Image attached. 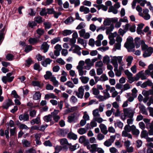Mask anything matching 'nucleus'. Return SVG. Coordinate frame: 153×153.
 Listing matches in <instances>:
<instances>
[{
  "instance_id": "864d4df0",
  "label": "nucleus",
  "mask_w": 153,
  "mask_h": 153,
  "mask_svg": "<svg viewBox=\"0 0 153 153\" xmlns=\"http://www.w3.org/2000/svg\"><path fill=\"white\" fill-rule=\"evenodd\" d=\"M109 49V47L106 46L105 47H102L99 48L97 49V50L101 51L102 52H104Z\"/></svg>"
},
{
  "instance_id": "69168bd1",
  "label": "nucleus",
  "mask_w": 153,
  "mask_h": 153,
  "mask_svg": "<svg viewBox=\"0 0 153 153\" xmlns=\"http://www.w3.org/2000/svg\"><path fill=\"white\" fill-rule=\"evenodd\" d=\"M53 14V16L56 19H58L59 16L61 15L62 13L60 12H57L56 11H55V12H54Z\"/></svg>"
},
{
  "instance_id": "5701e85b",
  "label": "nucleus",
  "mask_w": 153,
  "mask_h": 153,
  "mask_svg": "<svg viewBox=\"0 0 153 153\" xmlns=\"http://www.w3.org/2000/svg\"><path fill=\"white\" fill-rule=\"evenodd\" d=\"M22 143L23 146L25 147H29L30 145V142L26 139L22 140Z\"/></svg>"
},
{
  "instance_id": "ddd939ff",
  "label": "nucleus",
  "mask_w": 153,
  "mask_h": 153,
  "mask_svg": "<svg viewBox=\"0 0 153 153\" xmlns=\"http://www.w3.org/2000/svg\"><path fill=\"white\" fill-rule=\"evenodd\" d=\"M153 84V83L151 81L148 79L147 81L144 82L142 84L141 87L143 88H146L147 86H151Z\"/></svg>"
},
{
  "instance_id": "f3484780",
  "label": "nucleus",
  "mask_w": 153,
  "mask_h": 153,
  "mask_svg": "<svg viewBox=\"0 0 153 153\" xmlns=\"http://www.w3.org/2000/svg\"><path fill=\"white\" fill-rule=\"evenodd\" d=\"M52 116L49 114L44 116L43 117V120L45 122L48 123L52 121Z\"/></svg>"
},
{
  "instance_id": "09e8293b",
  "label": "nucleus",
  "mask_w": 153,
  "mask_h": 153,
  "mask_svg": "<svg viewBox=\"0 0 153 153\" xmlns=\"http://www.w3.org/2000/svg\"><path fill=\"white\" fill-rule=\"evenodd\" d=\"M93 94L95 95H98L100 94V91L95 88H93L92 89Z\"/></svg>"
},
{
  "instance_id": "79ce46f5",
  "label": "nucleus",
  "mask_w": 153,
  "mask_h": 153,
  "mask_svg": "<svg viewBox=\"0 0 153 153\" xmlns=\"http://www.w3.org/2000/svg\"><path fill=\"white\" fill-rule=\"evenodd\" d=\"M77 43L83 45L84 47L86 46V44H85L84 39L81 38H79L77 39Z\"/></svg>"
},
{
  "instance_id": "3c124183",
  "label": "nucleus",
  "mask_w": 153,
  "mask_h": 153,
  "mask_svg": "<svg viewBox=\"0 0 153 153\" xmlns=\"http://www.w3.org/2000/svg\"><path fill=\"white\" fill-rule=\"evenodd\" d=\"M96 98L97 99H99V102L104 101L106 100V98H105V97L101 95H99L96 97Z\"/></svg>"
},
{
  "instance_id": "39448f33",
  "label": "nucleus",
  "mask_w": 153,
  "mask_h": 153,
  "mask_svg": "<svg viewBox=\"0 0 153 153\" xmlns=\"http://www.w3.org/2000/svg\"><path fill=\"white\" fill-rule=\"evenodd\" d=\"M13 105L14 103L12 100L10 99H8L4 101L2 107L3 109L7 110L10 106Z\"/></svg>"
},
{
  "instance_id": "a211bd4d",
  "label": "nucleus",
  "mask_w": 153,
  "mask_h": 153,
  "mask_svg": "<svg viewBox=\"0 0 153 153\" xmlns=\"http://www.w3.org/2000/svg\"><path fill=\"white\" fill-rule=\"evenodd\" d=\"M98 145L96 144H93L91 145V149H90V152L91 153H94L97 152V147Z\"/></svg>"
},
{
  "instance_id": "774afa93",
  "label": "nucleus",
  "mask_w": 153,
  "mask_h": 153,
  "mask_svg": "<svg viewBox=\"0 0 153 153\" xmlns=\"http://www.w3.org/2000/svg\"><path fill=\"white\" fill-rule=\"evenodd\" d=\"M104 137V135L101 133H99L97 135V138L99 140H103Z\"/></svg>"
},
{
  "instance_id": "423d86ee",
  "label": "nucleus",
  "mask_w": 153,
  "mask_h": 153,
  "mask_svg": "<svg viewBox=\"0 0 153 153\" xmlns=\"http://www.w3.org/2000/svg\"><path fill=\"white\" fill-rule=\"evenodd\" d=\"M153 53V48L152 47H149L145 50L143 54L144 58L150 56Z\"/></svg>"
},
{
  "instance_id": "bf43d9fd",
  "label": "nucleus",
  "mask_w": 153,
  "mask_h": 153,
  "mask_svg": "<svg viewBox=\"0 0 153 153\" xmlns=\"http://www.w3.org/2000/svg\"><path fill=\"white\" fill-rule=\"evenodd\" d=\"M124 72L125 74L128 76V77H130L133 76V74L128 69L126 70Z\"/></svg>"
},
{
  "instance_id": "e2e57ef3",
  "label": "nucleus",
  "mask_w": 153,
  "mask_h": 153,
  "mask_svg": "<svg viewBox=\"0 0 153 153\" xmlns=\"http://www.w3.org/2000/svg\"><path fill=\"white\" fill-rule=\"evenodd\" d=\"M47 10V14H53L55 11L53 8H48Z\"/></svg>"
},
{
  "instance_id": "680f3d73",
  "label": "nucleus",
  "mask_w": 153,
  "mask_h": 153,
  "mask_svg": "<svg viewBox=\"0 0 153 153\" xmlns=\"http://www.w3.org/2000/svg\"><path fill=\"white\" fill-rule=\"evenodd\" d=\"M56 62L62 65H63L65 64V62L64 60L61 58H59L57 59L56 60Z\"/></svg>"
},
{
  "instance_id": "0eeeda50",
  "label": "nucleus",
  "mask_w": 153,
  "mask_h": 153,
  "mask_svg": "<svg viewBox=\"0 0 153 153\" xmlns=\"http://www.w3.org/2000/svg\"><path fill=\"white\" fill-rule=\"evenodd\" d=\"M146 128L148 129L149 135H153V122H152L151 123L146 124Z\"/></svg>"
},
{
  "instance_id": "6e6552de",
  "label": "nucleus",
  "mask_w": 153,
  "mask_h": 153,
  "mask_svg": "<svg viewBox=\"0 0 153 153\" xmlns=\"http://www.w3.org/2000/svg\"><path fill=\"white\" fill-rule=\"evenodd\" d=\"M74 48L73 50V53H76L79 56H80L81 55V52L80 51L81 48L79 46L76 44L74 45Z\"/></svg>"
},
{
  "instance_id": "c756f323",
  "label": "nucleus",
  "mask_w": 153,
  "mask_h": 153,
  "mask_svg": "<svg viewBox=\"0 0 153 153\" xmlns=\"http://www.w3.org/2000/svg\"><path fill=\"white\" fill-rule=\"evenodd\" d=\"M74 21V19L71 16H70L68 17L66 20H65L64 22L66 24H70Z\"/></svg>"
},
{
  "instance_id": "c85d7f7f",
  "label": "nucleus",
  "mask_w": 153,
  "mask_h": 153,
  "mask_svg": "<svg viewBox=\"0 0 153 153\" xmlns=\"http://www.w3.org/2000/svg\"><path fill=\"white\" fill-rule=\"evenodd\" d=\"M25 66L28 67H29L31 64L33 63L31 58H28L25 61Z\"/></svg>"
},
{
  "instance_id": "ea45409f",
  "label": "nucleus",
  "mask_w": 153,
  "mask_h": 153,
  "mask_svg": "<svg viewBox=\"0 0 153 153\" xmlns=\"http://www.w3.org/2000/svg\"><path fill=\"white\" fill-rule=\"evenodd\" d=\"M140 109L141 111V113L143 114L146 115L148 114V113L146 110L145 108V107L143 105H142L141 107H140Z\"/></svg>"
},
{
  "instance_id": "13d9d810",
  "label": "nucleus",
  "mask_w": 153,
  "mask_h": 153,
  "mask_svg": "<svg viewBox=\"0 0 153 153\" xmlns=\"http://www.w3.org/2000/svg\"><path fill=\"white\" fill-rule=\"evenodd\" d=\"M95 65L96 67L101 68L103 65V63L101 61H100L96 63Z\"/></svg>"
},
{
  "instance_id": "72a5a7b5",
  "label": "nucleus",
  "mask_w": 153,
  "mask_h": 153,
  "mask_svg": "<svg viewBox=\"0 0 153 153\" xmlns=\"http://www.w3.org/2000/svg\"><path fill=\"white\" fill-rule=\"evenodd\" d=\"M47 14V12L46 9L45 8H42L39 12L40 15L42 16H46Z\"/></svg>"
},
{
  "instance_id": "aec40b11",
  "label": "nucleus",
  "mask_w": 153,
  "mask_h": 153,
  "mask_svg": "<svg viewBox=\"0 0 153 153\" xmlns=\"http://www.w3.org/2000/svg\"><path fill=\"white\" fill-rule=\"evenodd\" d=\"M32 84L33 86H37L39 88H42L43 84H40L38 81L33 80L32 81Z\"/></svg>"
},
{
  "instance_id": "6ab92c4d",
  "label": "nucleus",
  "mask_w": 153,
  "mask_h": 153,
  "mask_svg": "<svg viewBox=\"0 0 153 153\" xmlns=\"http://www.w3.org/2000/svg\"><path fill=\"white\" fill-rule=\"evenodd\" d=\"M68 137L70 139L76 140L77 137V135L72 132H70L68 134Z\"/></svg>"
},
{
  "instance_id": "dca6fc26",
  "label": "nucleus",
  "mask_w": 153,
  "mask_h": 153,
  "mask_svg": "<svg viewBox=\"0 0 153 153\" xmlns=\"http://www.w3.org/2000/svg\"><path fill=\"white\" fill-rule=\"evenodd\" d=\"M40 122V120L39 117L37 116L36 118L33 119L30 121L31 125H33L35 124H39Z\"/></svg>"
},
{
  "instance_id": "de8ad7c7",
  "label": "nucleus",
  "mask_w": 153,
  "mask_h": 153,
  "mask_svg": "<svg viewBox=\"0 0 153 153\" xmlns=\"http://www.w3.org/2000/svg\"><path fill=\"white\" fill-rule=\"evenodd\" d=\"M140 72H141L140 76L141 79L142 80L146 79L147 78L146 74H144L142 71H140Z\"/></svg>"
},
{
  "instance_id": "338daca9",
  "label": "nucleus",
  "mask_w": 153,
  "mask_h": 153,
  "mask_svg": "<svg viewBox=\"0 0 153 153\" xmlns=\"http://www.w3.org/2000/svg\"><path fill=\"white\" fill-rule=\"evenodd\" d=\"M71 101L74 103L78 101L77 98L74 96H72L71 97Z\"/></svg>"
},
{
  "instance_id": "f8f14e48",
  "label": "nucleus",
  "mask_w": 153,
  "mask_h": 153,
  "mask_svg": "<svg viewBox=\"0 0 153 153\" xmlns=\"http://www.w3.org/2000/svg\"><path fill=\"white\" fill-rule=\"evenodd\" d=\"M99 127L100 129L101 132L105 135L108 133L106 126L104 124H101L100 125Z\"/></svg>"
},
{
  "instance_id": "c03bdc74",
  "label": "nucleus",
  "mask_w": 153,
  "mask_h": 153,
  "mask_svg": "<svg viewBox=\"0 0 153 153\" xmlns=\"http://www.w3.org/2000/svg\"><path fill=\"white\" fill-rule=\"evenodd\" d=\"M60 38L59 37H56L53 38L51 40V43L52 44H54L57 42L60 41Z\"/></svg>"
},
{
  "instance_id": "4d7b16f0",
  "label": "nucleus",
  "mask_w": 153,
  "mask_h": 153,
  "mask_svg": "<svg viewBox=\"0 0 153 153\" xmlns=\"http://www.w3.org/2000/svg\"><path fill=\"white\" fill-rule=\"evenodd\" d=\"M36 111L35 110L30 111L29 114L30 116L31 117H35L36 115Z\"/></svg>"
},
{
  "instance_id": "bb28decb",
  "label": "nucleus",
  "mask_w": 153,
  "mask_h": 153,
  "mask_svg": "<svg viewBox=\"0 0 153 153\" xmlns=\"http://www.w3.org/2000/svg\"><path fill=\"white\" fill-rule=\"evenodd\" d=\"M77 69L78 70L79 75L80 76H82L83 75H85V73H84V71L83 70V68L82 67L77 66Z\"/></svg>"
},
{
  "instance_id": "e433bc0d",
  "label": "nucleus",
  "mask_w": 153,
  "mask_h": 153,
  "mask_svg": "<svg viewBox=\"0 0 153 153\" xmlns=\"http://www.w3.org/2000/svg\"><path fill=\"white\" fill-rule=\"evenodd\" d=\"M14 57V56L13 54L10 53H8L7 55L6 58L7 60L11 61L13 59Z\"/></svg>"
},
{
  "instance_id": "6e6d98bb",
  "label": "nucleus",
  "mask_w": 153,
  "mask_h": 153,
  "mask_svg": "<svg viewBox=\"0 0 153 153\" xmlns=\"http://www.w3.org/2000/svg\"><path fill=\"white\" fill-rule=\"evenodd\" d=\"M65 85L68 86V87L71 88H73L74 86L72 82L71 81H67L65 84Z\"/></svg>"
},
{
  "instance_id": "cd10ccee",
  "label": "nucleus",
  "mask_w": 153,
  "mask_h": 153,
  "mask_svg": "<svg viewBox=\"0 0 153 153\" xmlns=\"http://www.w3.org/2000/svg\"><path fill=\"white\" fill-rule=\"evenodd\" d=\"M37 25V23L33 21H30L28 22L27 26L28 27L33 28L34 27Z\"/></svg>"
},
{
  "instance_id": "9b49d317",
  "label": "nucleus",
  "mask_w": 153,
  "mask_h": 153,
  "mask_svg": "<svg viewBox=\"0 0 153 153\" xmlns=\"http://www.w3.org/2000/svg\"><path fill=\"white\" fill-rule=\"evenodd\" d=\"M49 46V45H48L47 42H44L42 45L41 49L43 50H44L43 52L46 53L48 51Z\"/></svg>"
},
{
  "instance_id": "a19ab883",
  "label": "nucleus",
  "mask_w": 153,
  "mask_h": 153,
  "mask_svg": "<svg viewBox=\"0 0 153 153\" xmlns=\"http://www.w3.org/2000/svg\"><path fill=\"white\" fill-rule=\"evenodd\" d=\"M87 130L85 128H80L78 130V132L80 135H82L85 133Z\"/></svg>"
},
{
  "instance_id": "b1692460",
  "label": "nucleus",
  "mask_w": 153,
  "mask_h": 153,
  "mask_svg": "<svg viewBox=\"0 0 153 153\" xmlns=\"http://www.w3.org/2000/svg\"><path fill=\"white\" fill-rule=\"evenodd\" d=\"M56 97L53 93H50L45 95L44 99L45 100H48L49 98L55 99Z\"/></svg>"
},
{
  "instance_id": "0e129e2a",
  "label": "nucleus",
  "mask_w": 153,
  "mask_h": 153,
  "mask_svg": "<svg viewBox=\"0 0 153 153\" xmlns=\"http://www.w3.org/2000/svg\"><path fill=\"white\" fill-rule=\"evenodd\" d=\"M85 26V24L84 23L82 22L77 26L76 29H82L84 28Z\"/></svg>"
},
{
  "instance_id": "7ed1b4c3",
  "label": "nucleus",
  "mask_w": 153,
  "mask_h": 153,
  "mask_svg": "<svg viewBox=\"0 0 153 153\" xmlns=\"http://www.w3.org/2000/svg\"><path fill=\"white\" fill-rule=\"evenodd\" d=\"M79 116L77 113L74 112L71 114L68 117V121L69 123L76 122L78 119Z\"/></svg>"
},
{
  "instance_id": "5fc2aeb1",
  "label": "nucleus",
  "mask_w": 153,
  "mask_h": 153,
  "mask_svg": "<svg viewBox=\"0 0 153 153\" xmlns=\"http://www.w3.org/2000/svg\"><path fill=\"white\" fill-rule=\"evenodd\" d=\"M53 120L54 121L55 123H57L60 119V117L58 115L52 116Z\"/></svg>"
},
{
  "instance_id": "4be33fe9",
  "label": "nucleus",
  "mask_w": 153,
  "mask_h": 153,
  "mask_svg": "<svg viewBox=\"0 0 153 153\" xmlns=\"http://www.w3.org/2000/svg\"><path fill=\"white\" fill-rule=\"evenodd\" d=\"M34 21L37 23L41 24L43 22L42 18L41 16H38L34 18Z\"/></svg>"
},
{
  "instance_id": "052dcab7",
  "label": "nucleus",
  "mask_w": 153,
  "mask_h": 153,
  "mask_svg": "<svg viewBox=\"0 0 153 153\" xmlns=\"http://www.w3.org/2000/svg\"><path fill=\"white\" fill-rule=\"evenodd\" d=\"M44 145L46 146L51 147L52 144L49 140L45 141L43 143Z\"/></svg>"
},
{
  "instance_id": "f704fd0d",
  "label": "nucleus",
  "mask_w": 153,
  "mask_h": 153,
  "mask_svg": "<svg viewBox=\"0 0 153 153\" xmlns=\"http://www.w3.org/2000/svg\"><path fill=\"white\" fill-rule=\"evenodd\" d=\"M82 83L84 84L87 83L89 80V78L87 77H81L80 78Z\"/></svg>"
},
{
  "instance_id": "8fccbe9b",
  "label": "nucleus",
  "mask_w": 153,
  "mask_h": 153,
  "mask_svg": "<svg viewBox=\"0 0 153 153\" xmlns=\"http://www.w3.org/2000/svg\"><path fill=\"white\" fill-rule=\"evenodd\" d=\"M43 24L45 26V29H49L51 27V24L49 22H45Z\"/></svg>"
},
{
  "instance_id": "7c9ffc66",
  "label": "nucleus",
  "mask_w": 153,
  "mask_h": 153,
  "mask_svg": "<svg viewBox=\"0 0 153 153\" xmlns=\"http://www.w3.org/2000/svg\"><path fill=\"white\" fill-rule=\"evenodd\" d=\"M52 75V73L49 71L46 72V74L44 75V77L46 80L49 79Z\"/></svg>"
},
{
  "instance_id": "58836bf2",
  "label": "nucleus",
  "mask_w": 153,
  "mask_h": 153,
  "mask_svg": "<svg viewBox=\"0 0 153 153\" xmlns=\"http://www.w3.org/2000/svg\"><path fill=\"white\" fill-rule=\"evenodd\" d=\"M108 79L106 75L105 74H102L100 77V81H105L108 80Z\"/></svg>"
},
{
  "instance_id": "a878e982",
  "label": "nucleus",
  "mask_w": 153,
  "mask_h": 153,
  "mask_svg": "<svg viewBox=\"0 0 153 153\" xmlns=\"http://www.w3.org/2000/svg\"><path fill=\"white\" fill-rule=\"evenodd\" d=\"M73 32V30L65 29L62 31V33L64 36H66L71 34Z\"/></svg>"
},
{
  "instance_id": "f257e3e1",
  "label": "nucleus",
  "mask_w": 153,
  "mask_h": 153,
  "mask_svg": "<svg viewBox=\"0 0 153 153\" xmlns=\"http://www.w3.org/2000/svg\"><path fill=\"white\" fill-rule=\"evenodd\" d=\"M124 46L126 48L128 52H134L135 50L134 48L135 47L134 43L133 38L131 36H129L127 39L126 42L125 43Z\"/></svg>"
},
{
  "instance_id": "20e7f679",
  "label": "nucleus",
  "mask_w": 153,
  "mask_h": 153,
  "mask_svg": "<svg viewBox=\"0 0 153 153\" xmlns=\"http://www.w3.org/2000/svg\"><path fill=\"white\" fill-rule=\"evenodd\" d=\"M84 89L82 86L79 87L77 91H75L74 92L75 93L76 95L78 98L82 99L83 98L84 94Z\"/></svg>"
},
{
  "instance_id": "9d476101",
  "label": "nucleus",
  "mask_w": 153,
  "mask_h": 153,
  "mask_svg": "<svg viewBox=\"0 0 153 153\" xmlns=\"http://www.w3.org/2000/svg\"><path fill=\"white\" fill-rule=\"evenodd\" d=\"M19 119L21 121H28L29 120V114L26 113L21 114L19 116Z\"/></svg>"
},
{
  "instance_id": "49530a36",
  "label": "nucleus",
  "mask_w": 153,
  "mask_h": 153,
  "mask_svg": "<svg viewBox=\"0 0 153 153\" xmlns=\"http://www.w3.org/2000/svg\"><path fill=\"white\" fill-rule=\"evenodd\" d=\"M128 30V29H119L118 33L120 35L123 36Z\"/></svg>"
},
{
  "instance_id": "473e14b6",
  "label": "nucleus",
  "mask_w": 153,
  "mask_h": 153,
  "mask_svg": "<svg viewBox=\"0 0 153 153\" xmlns=\"http://www.w3.org/2000/svg\"><path fill=\"white\" fill-rule=\"evenodd\" d=\"M102 61L104 63L108 64L110 61L109 57L108 55H105Z\"/></svg>"
},
{
  "instance_id": "4468645a",
  "label": "nucleus",
  "mask_w": 153,
  "mask_h": 153,
  "mask_svg": "<svg viewBox=\"0 0 153 153\" xmlns=\"http://www.w3.org/2000/svg\"><path fill=\"white\" fill-rule=\"evenodd\" d=\"M41 94L39 91H36L33 96V99L34 100H40L41 98Z\"/></svg>"
},
{
  "instance_id": "f03ea898",
  "label": "nucleus",
  "mask_w": 153,
  "mask_h": 153,
  "mask_svg": "<svg viewBox=\"0 0 153 153\" xmlns=\"http://www.w3.org/2000/svg\"><path fill=\"white\" fill-rule=\"evenodd\" d=\"M124 114V119L126 117L130 118H132L134 113V111L131 108H124L123 109Z\"/></svg>"
},
{
  "instance_id": "4c0bfd02",
  "label": "nucleus",
  "mask_w": 153,
  "mask_h": 153,
  "mask_svg": "<svg viewBox=\"0 0 153 153\" xmlns=\"http://www.w3.org/2000/svg\"><path fill=\"white\" fill-rule=\"evenodd\" d=\"M60 143L62 145H69L70 143H69L67 139L66 138H63L61 140Z\"/></svg>"
},
{
  "instance_id": "2eb2a0df",
  "label": "nucleus",
  "mask_w": 153,
  "mask_h": 153,
  "mask_svg": "<svg viewBox=\"0 0 153 153\" xmlns=\"http://www.w3.org/2000/svg\"><path fill=\"white\" fill-rule=\"evenodd\" d=\"M52 60L49 58H47L44 61H43L42 62V66L45 67H46L48 65L50 64Z\"/></svg>"
},
{
  "instance_id": "c9c22d12",
  "label": "nucleus",
  "mask_w": 153,
  "mask_h": 153,
  "mask_svg": "<svg viewBox=\"0 0 153 153\" xmlns=\"http://www.w3.org/2000/svg\"><path fill=\"white\" fill-rule=\"evenodd\" d=\"M133 59L132 56H129L128 57L126 61L128 62L127 65L128 66H130L131 64L132 61Z\"/></svg>"
},
{
  "instance_id": "2f4dec72",
  "label": "nucleus",
  "mask_w": 153,
  "mask_h": 153,
  "mask_svg": "<svg viewBox=\"0 0 153 153\" xmlns=\"http://www.w3.org/2000/svg\"><path fill=\"white\" fill-rule=\"evenodd\" d=\"M93 114L94 116V118H96L100 117V115L99 113V110L97 109L93 111Z\"/></svg>"
},
{
  "instance_id": "393cba45",
  "label": "nucleus",
  "mask_w": 153,
  "mask_h": 153,
  "mask_svg": "<svg viewBox=\"0 0 153 153\" xmlns=\"http://www.w3.org/2000/svg\"><path fill=\"white\" fill-rule=\"evenodd\" d=\"M148 132L146 130L142 131L140 134V136L142 138H145L146 139L148 136Z\"/></svg>"
},
{
  "instance_id": "37998d69",
  "label": "nucleus",
  "mask_w": 153,
  "mask_h": 153,
  "mask_svg": "<svg viewBox=\"0 0 153 153\" xmlns=\"http://www.w3.org/2000/svg\"><path fill=\"white\" fill-rule=\"evenodd\" d=\"M28 41L30 44H34L38 42V40L35 38H30Z\"/></svg>"
},
{
  "instance_id": "412c9836",
  "label": "nucleus",
  "mask_w": 153,
  "mask_h": 153,
  "mask_svg": "<svg viewBox=\"0 0 153 153\" xmlns=\"http://www.w3.org/2000/svg\"><path fill=\"white\" fill-rule=\"evenodd\" d=\"M69 146V149L70 151L71 152L75 151L77 148L79 147V145L78 144H76L74 145H72L71 143H70Z\"/></svg>"
},
{
  "instance_id": "a18cd8bd",
  "label": "nucleus",
  "mask_w": 153,
  "mask_h": 153,
  "mask_svg": "<svg viewBox=\"0 0 153 153\" xmlns=\"http://www.w3.org/2000/svg\"><path fill=\"white\" fill-rule=\"evenodd\" d=\"M32 47L31 45H27L25 48L24 51L26 53H28L32 50Z\"/></svg>"
},
{
  "instance_id": "603ef678",
  "label": "nucleus",
  "mask_w": 153,
  "mask_h": 153,
  "mask_svg": "<svg viewBox=\"0 0 153 153\" xmlns=\"http://www.w3.org/2000/svg\"><path fill=\"white\" fill-rule=\"evenodd\" d=\"M33 68L35 70H38L39 71H40L42 70V68H40V65L36 63L34 64Z\"/></svg>"
},
{
  "instance_id": "1a4fd4ad",
  "label": "nucleus",
  "mask_w": 153,
  "mask_h": 153,
  "mask_svg": "<svg viewBox=\"0 0 153 153\" xmlns=\"http://www.w3.org/2000/svg\"><path fill=\"white\" fill-rule=\"evenodd\" d=\"M111 23L110 18H107L104 21L103 23V24L105 26H109L110 25L111 28L110 29H114V25Z\"/></svg>"
}]
</instances>
